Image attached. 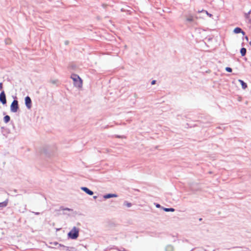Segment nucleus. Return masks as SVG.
Instances as JSON below:
<instances>
[{"label": "nucleus", "mask_w": 251, "mask_h": 251, "mask_svg": "<svg viewBox=\"0 0 251 251\" xmlns=\"http://www.w3.org/2000/svg\"><path fill=\"white\" fill-rule=\"evenodd\" d=\"M117 197V195L115 194H108L103 196V198L105 199H109L111 198Z\"/></svg>", "instance_id": "7"}, {"label": "nucleus", "mask_w": 251, "mask_h": 251, "mask_svg": "<svg viewBox=\"0 0 251 251\" xmlns=\"http://www.w3.org/2000/svg\"><path fill=\"white\" fill-rule=\"evenodd\" d=\"M164 210L166 212H170V211L174 212V211H175V209L172 208H164Z\"/></svg>", "instance_id": "16"}, {"label": "nucleus", "mask_w": 251, "mask_h": 251, "mask_svg": "<svg viewBox=\"0 0 251 251\" xmlns=\"http://www.w3.org/2000/svg\"><path fill=\"white\" fill-rule=\"evenodd\" d=\"M71 77L74 81V84L75 87L77 88L82 87V80L78 75L73 74L71 75Z\"/></svg>", "instance_id": "1"}, {"label": "nucleus", "mask_w": 251, "mask_h": 251, "mask_svg": "<svg viewBox=\"0 0 251 251\" xmlns=\"http://www.w3.org/2000/svg\"><path fill=\"white\" fill-rule=\"evenodd\" d=\"M60 210H62L64 211V214H66V213L65 211H72L73 210L69 208H63V207H60Z\"/></svg>", "instance_id": "13"}, {"label": "nucleus", "mask_w": 251, "mask_h": 251, "mask_svg": "<svg viewBox=\"0 0 251 251\" xmlns=\"http://www.w3.org/2000/svg\"><path fill=\"white\" fill-rule=\"evenodd\" d=\"M19 109L18 101L17 100H14L10 106V110L12 112L16 113Z\"/></svg>", "instance_id": "3"}, {"label": "nucleus", "mask_w": 251, "mask_h": 251, "mask_svg": "<svg viewBox=\"0 0 251 251\" xmlns=\"http://www.w3.org/2000/svg\"><path fill=\"white\" fill-rule=\"evenodd\" d=\"M205 13L208 15L209 17H211L212 16V14L209 13L207 11H204Z\"/></svg>", "instance_id": "21"}, {"label": "nucleus", "mask_w": 251, "mask_h": 251, "mask_svg": "<svg viewBox=\"0 0 251 251\" xmlns=\"http://www.w3.org/2000/svg\"><path fill=\"white\" fill-rule=\"evenodd\" d=\"M124 205L126 206L127 207H130L131 206V203L125 201L124 202Z\"/></svg>", "instance_id": "18"}, {"label": "nucleus", "mask_w": 251, "mask_h": 251, "mask_svg": "<svg viewBox=\"0 0 251 251\" xmlns=\"http://www.w3.org/2000/svg\"><path fill=\"white\" fill-rule=\"evenodd\" d=\"M97 196H96L93 197V198H94V199H97Z\"/></svg>", "instance_id": "25"}, {"label": "nucleus", "mask_w": 251, "mask_h": 251, "mask_svg": "<svg viewBox=\"0 0 251 251\" xmlns=\"http://www.w3.org/2000/svg\"><path fill=\"white\" fill-rule=\"evenodd\" d=\"M174 247L172 245H167L165 247V251H174Z\"/></svg>", "instance_id": "8"}, {"label": "nucleus", "mask_w": 251, "mask_h": 251, "mask_svg": "<svg viewBox=\"0 0 251 251\" xmlns=\"http://www.w3.org/2000/svg\"><path fill=\"white\" fill-rule=\"evenodd\" d=\"M2 88V83L1 82L0 83V90Z\"/></svg>", "instance_id": "23"}, {"label": "nucleus", "mask_w": 251, "mask_h": 251, "mask_svg": "<svg viewBox=\"0 0 251 251\" xmlns=\"http://www.w3.org/2000/svg\"><path fill=\"white\" fill-rule=\"evenodd\" d=\"M234 32L236 34H237V33H242L243 34H244V32H243L241 28H239V27H236L235 28H234Z\"/></svg>", "instance_id": "11"}, {"label": "nucleus", "mask_w": 251, "mask_h": 251, "mask_svg": "<svg viewBox=\"0 0 251 251\" xmlns=\"http://www.w3.org/2000/svg\"><path fill=\"white\" fill-rule=\"evenodd\" d=\"M185 18L186 20L188 22H192L194 21V17L191 15L186 16Z\"/></svg>", "instance_id": "9"}, {"label": "nucleus", "mask_w": 251, "mask_h": 251, "mask_svg": "<svg viewBox=\"0 0 251 251\" xmlns=\"http://www.w3.org/2000/svg\"><path fill=\"white\" fill-rule=\"evenodd\" d=\"M3 120L5 123H7L8 122H9L10 118L9 116L6 115L4 117Z\"/></svg>", "instance_id": "15"}, {"label": "nucleus", "mask_w": 251, "mask_h": 251, "mask_svg": "<svg viewBox=\"0 0 251 251\" xmlns=\"http://www.w3.org/2000/svg\"><path fill=\"white\" fill-rule=\"evenodd\" d=\"M25 104L27 108L30 109L31 107V100L29 97L25 98Z\"/></svg>", "instance_id": "5"}, {"label": "nucleus", "mask_w": 251, "mask_h": 251, "mask_svg": "<svg viewBox=\"0 0 251 251\" xmlns=\"http://www.w3.org/2000/svg\"><path fill=\"white\" fill-rule=\"evenodd\" d=\"M155 80H152L151 82V85H153L155 83Z\"/></svg>", "instance_id": "22"}, {"label": "nucleus", "mask_w": 251, "mask_h": 251, "mask_svg": "<svg viewBox=\"0 0 251 251\" xmlns=\"http://www.w3.org/2000/svg\"><path fill=\"white\" fill-rule=\"evenodd\" d=\"M240 53L242 56H245L246 53V49L244 48H242L240 50Z\"/></svg>", "instance_id": "14"}, {"label": "nucleus", "mask_w": 251, "mask_h": 251, "mask_svg": "<svg viewBox=\"0 0 251 251\" xmlns=\"http://www.w3.org/2000/svg\"><path fill=\"white\" fill-rule=\"evenodd\" d=\"M156 206L157 207H160V205L159 204H156Z\"/></svg>", "instance_id": "24"}, {"label": "nucleus", "mask_w": 251, "mask_h": 251, "mask_svg": "<svg viewBox=\"0 0 251 251\" xmlns=\"http://www.w3.org/2000/svg\"><path fill=\"white\" fill-rule=\"evenodd\" d=\"M79 228L74 226L72 230L68 233V237L72 239H76L79 235Z\"/></svg>", "instance_id": "2"}, {"label": "nucleus", "mask_w": 251, "mask_h": 251, "mask_svg": "<svg viewBox=\"0 0 251 251\" xmlns=\"http://www.w3.org/2000/svg\"><path fill=\"white\" fill-rule=\"evenodd\" d=\"M226 70L228 72H232V69L229 67H226Z\"/></svg>", "instance_id": "20"}, {"label": "nucleus", "mask_w": 251, "mask_h": 251, "mask_svg": "<svg viewBox=\"0 0 251 251\" xmlns=\"http://www.w3.org/2000/svg\"><path fill=\"white\" fill-rule=\"evenodd\" d=\"M35 214L36 215H39V212H36V213H35Z\"/></svg>", "instance_id": "26"}, {"label": "nucleus", "mask_w": 251, "mask_h": 251, "mask_svg": "<svg viewBox=\"0 0 251 251\" xmlns=\"http://www.w3.org/2000/svg\"><path fill=\"white\" fill-rule=\"evenodd\" d=\"M238 81L241 84L242 87L243 89H245L247 88V84L245 82H244L242 80L239 79Z\"/></svg>", "instance_id": "10"}, {"label": "nucleus", "mask_w": 251, "mask_h": 251, "mask_svg": "<svg viewBox=\"0 0 251 251\" xmlns=\"http://www.w3.org/2000/svg\"><path fill=\"white\" fill-rule=\"evenodd\" d=\"M25 206H26L25 205V208H24V210H25Z\"/></svg>", "instance_id": "27"}, {"label": "nucleus", "mask_w": 251, "mask_h": 251, "mask_svg": "<svg viewBox=\"0 0 251 251\" xmlns=\"http://www.w3.org/2000/svg\"><path fill=\"white\" fill-rule=\"evenodd\" d=\"M8 202V200H6L3 202H0V207H4L7 205Z\"/></svg>", "instance_id": "12"}, {"label": "nucleus", "mask_w": 251, "mask_h": 251, "mask_svg": "<svg viewBox=\"0 0 251 251\" xmlns=\"http://www.w3.org/2000/svg\"><path fill=\"white\" fill-rule=\"evenodd\" d=\"M11 41L10 39H7L5 40V43L6 44H11Z\"/></svg>", "instance_id": "19"}, {"label": "nucleus", "mask_w": 251, "mask_h": 251, "mask_svg": "<svg viewBox=\"0 0 251 251\" xmlns=\"http://www.w3.org/2000/svg\"><path fill=\"white\" fill-rule=\"evenodd\" d=\"M81 189L89 195H92L94 194L93 191H91L87 187H82Z\"/></svg>", "instance_id": "6"}, {"label": "nucleus", "mask_w": 251, "mask_h": 251, "mask_svg": "<svg viewBox=\"0 0 251 251\" xmlns=\"http://www.w3.org/2000/svg\"><path fill=\"white\" fill-rule=\"evenodd\" d=\"M59 246L61 248V249L64 251H68V247L64 246L63 245H59Z\"/></svg>", "instance_id": "17"}, {"label": "nucleus", "mask_w": 251, "mask_h": 251, "mask_svg": "<svg viewBox=\"0 0 251 251\" xmlns=\"http://www.w3.org/2000/svg\"><path fill=\"white\" fill-rule=\"evenodd\" d=\"M0 101L4 104L6 103V96L4 91H2L0 94Z\"/></svg>", "instance_id": "4"}]
</instances>
